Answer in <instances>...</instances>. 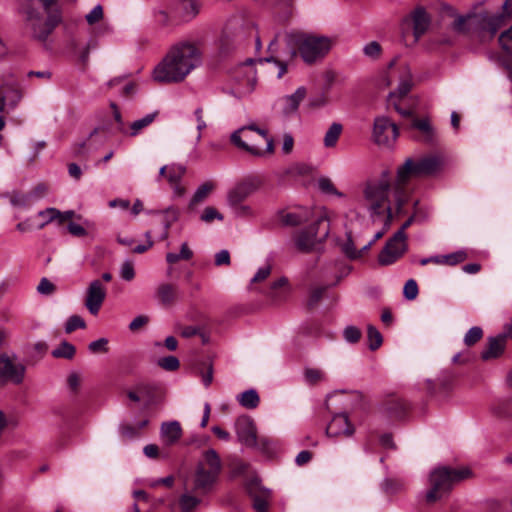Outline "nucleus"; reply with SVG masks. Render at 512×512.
Instances as JSON below:
<instances>
[{"label":"nucleus","mask_w":512,"mask_h":512,"mask_svg":"<svg viewBox=\"0 0 512 512\" xmlns=\"http://www.w3.org/2000/svg\"><path fill=\"white\" fill-rule=\"evenodd\" d=\"M199 40H181L173 44L153 70V79L159 83H180L202 63Z\"/></svg>","instance_id":"f257e3e1"},{"label":"nucleus","mask_w":512,"mask_h":512,"mask_svg":"<svg viewBox=\"0 0 512 512\" xmlns=\"http://www.w3.org/2000/svg\"><path fill=\"white\" fill-rule=\"evenodd\" d=\"M397 179L392 184V177L388 171H383L380 176L369 179L362 189V203L366 208L373 223L381 222L385 227H390L392 221L391 196L394 197L397 212H401L404 203L399 207L395 190Z\"/></svg>","instance_id":"f03ea898"},{"label":"nucleus","mask_w":512,"mask_h":512,"mask_svg":"<svg viewBox=\"0 0 512 512\" xmlns=\"http://www.w3.org/2000/svg\"><path fill=\"white\" fill-rule=\"evenodd\" d=\"M23 10L33 37L40 41H45L61 21L57 0H29Z\"/></svg>","instance_id":"7ed1b4c3"},{"label":"nucleus","mask_w":512,"mask_h":512,"mask_svg":"<svg viewBox=\"0 0 512 512\" xmlns=\"http://www.w3.org/2000/svg\"><path fill=\"white\" fill-rule=\"evenodd\" d=\"M284 41L290 49L291 57H295L299 53L302 60L309 65L322 60L333 45L332 39L327 36L297 30L287 31Z\"/></svg>","instance_id":"20e7f679"},{"label":"nucleus","mask_w":512,"mask_h":512,"mask_svg":"<svg viewBox=\"0 0 512 512\" xmlns=\"http://www.w3.org/2000/svg\"><path fill=\"white\" fill-rule=\"evenodd\" d=\"M442 160L437 155H428L417 160L408 158L405 163L397 169V187L395 197L400 207L406 202L408 193L406 185L412 178L429 176L440 169Z\"/></svg>","instance_id":"39448f33"},{"label":"nucleus","mask_w":512,"mask_h":512,"mask_svg":"<svg viewBox=\"0 0 512 512\" xmlns=\"http://www.w3.org/2000/svg\"><path fill=\"white\" fill-rule=\"evenodd\" d=\"M231 143L238 149L262 157L274 152V141L268 132L256 125H247L235 130L230 136Z\"/></svg>","instance_id":"423d86ee"},{"label":"nucleus","mask_w":512,"mask_h":512,"mask_svg":"<svg viewBox=\"0 0 512 512\" xmlns=\"http://www.w3.org/2000/svg\"><path fill=\"white\" fill-rule=\"evenodd\" d=\"M472 476L473 473L468 467L452 468L449 466H439L434 468L429 475L430 489L425 496L426 502H436L449 493L455 484Z\"/></svg>","instance_id":"0eeeda50"},{"label":"nucleus","mask_w":512,"mask_h":512,"mask_svg":"<svg viewBox=\"0 0 512 512\" xmlns=\"http://www.w3.org/2000/svg\"><path fill=\"white\" fill-rule=\"evenodd\" d=\"M221 470L222 462L216 450H206L196 466L192 492L200 495L209 493L216 483Z\"/></svg>","instance_id":"6e6552de"},{"label":"nucleus","mask_w":512,"mask_h":512,"mask_svg":"<svg viewBox=\"0 0 512 512\" xmlns=\"http://www.w3.org/2000/svg\"><path fill=\"white\" fill-rule=\"evenodd\" d=\"M328 233L329 224L326 216H318L312 225L295 234V246L301 252H310L318 241L328 236Z\"/></svg>","instance_id":"1a4fd4ad"},{"label":"nucleus","mask_w":512,"mask_h":512,"mask_svg":"<svg viewBox=\"0 0 512 512\" xmlns=\"http://www.w3.org/2000/svg\"><path fill=\"white\" fill-rule=\"evenodd\" d=\"M512 11V1L506 0L503 3V12L497 14H477L476 22L477 28L481 31L488 32L490 36H494L497 31L505 24V21L510 17Z\"/></svg>","instance_id":"9d476101"},{"label":"nucleus","mask_w":512,"mask_h":512,"mask_svg":"<svg viewBox=\"0 0 512 512\" xmlns=\"http://www.w3.org/2000/svg\"><path fill=\"white\" fill-rule=\"evenodd\" d=\"M407 236L402 231H397L386 243L379 254L381 265H391L396 262L407 250Z\"/></svg>","instance_id":"9b49d317"},{"label":"nucleus","mask_w":512,"mask_h":512,"mask_svg":"<svg viewBox=\"0 0 512 512\" xmlns=\"http://www.w3.org/2000/svg\"><path fill=\"white\" fill-rule=\"evenodd\" d=\"M398 128L387 117H377L374 121L373 138L379 145L391 146L398 137Z\"/></svg>","instance_id":"f8f14e48"},{"label":"nucleus","mask_w":512,"mask_h":512,"mask_svg":"<svg viewBox=\"0 0 512 512\" xmlns=\"http://www.w3.org/2000/svg\"><path fill=\"white\" fill-rule=\"evenodd\" d=\"M25 374V367L22 364L14 363L7 354L0 355V383L12 382L22 383Z\"/></svg>","instance_id":"ddd939ff"},{"label":"nucleus","mask_w":512,"mask_h":512,"mask_svg":"<svg viewBox=\"0 0 512 512\" xmlns=\"http://www.w3.org/2000/svg\"><path fill=\"white\" fill-rule=\"evenodd\" d=\"M106 287L100 279L90 282L86 290L85 307L92 315H97L106 298Z\"/></svg>","instance_id":"4468645a"},{"label":"nucleus","mask_w":512,"mask_h":512,"mask_svg":"<svg viewBox=\"0 0 512 512\" xmlns=\"http://www.w3.org/2000/svg\"><path fill=\"white\" fill-rule=\"evenodd\" d=\"M355 432L346 413H336L326 427L329 437H351Z\"/></svg>","instance_id":"2eb2a0df"},{"label":"nucleus","mask_w":512,"mask_h":512,"mask_svg":"<svg viewBox=\"0 0 512 512\" xmlns=\"http://www.w3.org/2000/svg\"><path fill=\"white\" fill-rule=\"evenodd\" d=\"M235 431L238 440L247 447H254L257 444L256 427L253 420L248 416H240L235 422Z\"/></svg>","instance_id":"dca6fc26"},{"label":"nucleus","mask_w":512,"mask_h":512,"mask_svg":"<svg viewBox=\"0 0 512 512\" xmlns=\"http://www.w3.org/2000/svg\"><path fill=\"white\" fill-rule=\"evenodd\" d=\"M306 96V89L299 87L293 94L282 97L278 100V108L283 116H290L294 114L299 107V104Z\"/></svg>","instance_id":"f3484780"},{"label":"nucleus","mask_w":512,"mask_h":512,"mask_svg":"<svg viewBox=\"0 0 512 512\" xmlns=\"http://www.w3.org/2000/svg\"><path fill=\"white\" fill-rule=\"evenodd\" d=\"M185 174V166L181 164H171L166 180L173 190L174 197H183L186 193V188L181 183Z\"/></svg>","instance_id":"a211bd4d"},{"label":"nucleus","mask_w":512,"mask_h":512,"mask_svg":"<svg viewBox=\"0 0 512 512\" xmlns=\"http://www.w3.org/2000/svg\"><path fill=\"white\" fill-rule=\"evenodd\" d=\"M257 189V186L251 181H245L237 184L227 194V204L236 205L244 202Z\"/></svg>","instance_id":"6ab92c4d"},{"label":"nucleus","mask_w":512,"mask_h":512,"mask_svg":"<svg viewBox=\"0 0 512 512\" xmlns=\"http://www.w3.org/2000/svg\"><path fill=\"white\" fill-rule=\"evenodd\" d=\"M505 345L506 340L500 334L488 338L487 347L482 351L481 358L483 360L498 358L504 352Z\"/></svg>","instance_id":"aec40b11"},{"label":"nucleus","mask_w":512,"mask_h":512,"mask_svg":"<svg viewBox=\"0 0 512 512\" xmlns=\"http://www.w3.org/2000/svg\"><path fill=\"white\" fill-rule=\"evenodd\" d=\"M162 440L167 445L176 443L182 436V428L178 421L163 422L160 429Z\"/></svg>","instance_id":"412c9836"},{"label":"nucleus","mask_w":512,"mask_h":512,"mask_svg":"<svg viewBox=\"0 0 512 512\" xmlns=\"http://www.w3.org/2000/svg\"><path fill=\"white\" fill-rule=\"evenodd\" d=\"M289 293L290 287L288 279L286 277H281L270 285V288L267 290L265 295L273 302H280L283 301Z\"/></svg>","instance_id":"4be33fe9"},{"label":"nucleus","mask_w":512,"mask_h":512,"mask_svg":"<svg viewBox=\"0 0 512 512\" xmlns=\"http://www.w3.org/2000/svg\"><path fill=\"white\" fill-rule=\"evenodd\" d=\"M413 20V33L418 40L429 28L430 17L424 8L418 7L412 14Z\"/></svg>","instance_id":"5701e85b"},{"label":"nucleus","mask_w":512,"mask_h":512,"mask_svg":"<svg viewBox=\"0 0 512 512\" xmlns=\"http://www.w3.org/2000/svg\"><path fill=\"white\" fill-rule=\"evenodd\" d=\"M251 497L256 512H267L272 497L269 489L257 488L251 492Z\"/></svg>","instance_id":"b1692460"},{"label":"nucleus","mask_w":512,"mask_h":512,"mask_svg":"<svg viewBox=\"0 0 512 512\" xmlns=\"http://www.w3.org/2000/svg\"><path fill=\"white\" fill-rule=\"evenodd\" d=\"M310 212L308 210H299L293 212H281L279 215L280 222L284 226H297L310 220Z\"/></svg>","instance_id":"393cba45"},{"label":"nucleus","mask_w":512,"mask_h":512,"mask_svg":"<svg viewBox=\"0 0 512 512\" xmlns=\"http://www.w3.org/2000/svg\"><path fill=\"white\" fill-rule=\"evenodd\" d=\"M157 115H158V112L155 111V112L146 114L144 117H142L140 119L133 121L129 125V127L127 129V133L125 135H128L130 137H135V136L139 135L145 128H147L149 125H151L154 122Z\"/></svg>","instance_id":"a878e982"},{"label":"nucleus","mask_w":512,"mask_h":512,"mask_svg":"<svg viewBox=\"0 0 512 512\" xmlns=\"http://www.w3.org/2000/svg\"><path fill=\"white\" fill-rule=\"evenodd\" d=\"M216 185L213 181H206L202 183L193 194L190 202L189 208L193 209L198 204L202 203L209 194L215 189Z\"/></svg>","instance_id":"bb28decb"},{"label":"nucleus","mask_w":512,"mask_h":512,"mask_svg":"<svg viewBox=\"0 0 512 512\" xmlns=\"http://www.w3.org/2000/svg\"><path fill=\"white\" fill-rule=\"evenodd\" d=\"M157 298L163 305H171L177 299V288L172 284H161L157 288Z\"/></svg>","instance_id":"cd10ccee"},{"label":"nucleus","mask_w":512,"mask_h":512,"mask_svg":"<svg viewBox=\"0 0 512 512\" xmlns=\"http://www.w3.org/2000/svg\"><path fill=\"white\" fill-rule=\"evenodd\" d=\"M191 491L184 492L179 498V507L181 512H193L201 503L199 494H192Z\"/></svg>","instance_id":"c85d7f7f"},{"label":"nucleus","mask_w":512,"mask_h":512,"mask_svg":"<svg viewBox=\"0 0 512 512\" xmlns=\"http://www.w3.org/2000/svg\"><path fill=\"white\" fill-rule=\"evenodd\" d=\"M58 215H60V210H58L54 207H49V208L39 211L37 213L36 217L39 218L40 221L35 224V229L41 230L46 225H48L54 221L57 222L56 216H58Z\"/></svg>","instance_id":"c756f323"},{"label":"nucleus","mask_w":512,"mask_h":512,"mask_svg":"<svg viewBox=\"0 0 512 512\" xmlns=\"http://www.w3.org/2000/svg\"><path fill=\"white\" fill-rule=\"evenodd\" d=\"M477 14H467L465 16H457L454 20L452 27L457 32H465L470 29V27L477 28L476 18Z\"/></svg>","instance_id":"7c9ffc66"},{"label":"nucleus","mask_w":512,"mask_h":512,"mask_svg":"<svg viewBox=\"0 0 512 512\" xmlns=\"http://www.w3.org/2000/svg\"><path fill=\"white\" fill-rule=\"evenodd\" d=\"M238 401L243 407L254 409L259 404V396L256 390L250 389L241 393L238 396Z\"/></svg>","instance_id":"2f4dec72"},{"label":"nucleus","mask_w":512,"mask_h":512,"mask_svg":"<svg viewBox=\"0 0 512 512\" xmlns=\"http://www.w3.org/2000/svg\"><path fill=\"white\" fill-rule=\"evenodd\" d=\"M181 9L183 19L189 21L199 13L200 5L196 0H182Z\"/></svg>","instance_id":"473e14b6"},{"label":"nucleus","mask_w":512,"mask_h":512,"mask_svg":"<svg viewBox=\"0 0 512 512\" xmlns=\"http://www.w3.org/2000/svg\"><path fill=\"white\" fill-rule=\"evenodd\" d=\"M34 202L32 194L14 191L10 195V203L14 207L26 208Z\"/></svg>","instance_id":"72a5a7b5"},{"label":"nucleus","mask_w":512,"mask_h":512,"mask_svg":"<svg viewBox=\"0 0 512 512\" xmlns=\"http://www.w3.org/2000/svg\"><path fill=\"white\" fill-rule=\"evenodd\" d=\"M76 353V348L74 345L67 341L61 342V344L52 351V356L54 358H65L72 359Z\"/></svg>","instance_id":"f704fd0d"},{"label":"nucleus","mask_w":512,"mask_h":512,"mask_svg":"<svg viewBox=\"0 0 512 512\" xmlns=\"http://www.w3.org/2000/svg\"><path fill=\"white\" fill-rule=\"evenodd\" d=\"M342 132V125L339 123H333L324 136V145L326 147H333L336 145L338 138Z\"/></svg>","instance_id":"c9c22d12"},{"label":"nucleus","mask_w":512,"mask_h":512,"mask_svg":"<svg viewBox=\"0 0 512 512\" xmlns=\"http://www.w3.org/2000/svg\"><path fill=\"white\" fill-rule=\"evenodd\" d=\"M412 127L421 131L426 141H432L434 138V130L427 119H415L412 123Z\"/></svg>","instance_id":"e433bc0d"},{"label":"nucleus","mask_w":512,"mask_h":512,"mask_svg":"<svg viewBox=\"0 0 512 512\" xmlns=\"http://www.w3.org/2000/svg\"><path fill=\"white\" fill-rule=\"evenodd\" d=\"M367 336H368V340H369L370 350L374 351L381 346L383 339H382L381 333L379 332V330L377 328H375L372 325H369L367 327Z\"/></svg>","instance_id":"4c0bfd02"},{"label":"nucleus","mask_w":512,"mask_h":512,"mask_svg":"<svg viewBox=\"0 0 512 512\" xmlns=\"http://www.w3.org/2000/svg\"><path fill=\"white\" fill-rule=\"evenodd\" d=\"M236 217L250 218L255 215L253 208L250 205L239 203L236 205H228Z\"/></svg>","instance_id":"58836bf2"},{"label":"nucleus","mask_w":512,"mask_h":512,"mask_svg":"<svg viewBox=\"0 0 512 512\" xmlns=\"http://www.w3.org/2000/svg\"><path fill=\"white\" fill-rule=\"evenodd\" d=\"M483 337V330L478 327L474 326L470 328L467 333L464 336V343L467 346H472L475 343H477L481 338Z\"/></svg>","instance_id":"ea45409f"},{"label":"nucleus","mask_w":512,"mask_h":512,"mask_svg":"<svg viewBox=\"0 0 512 512\" xmlns=\"http://www.w3.org/2000/svg\"><path fill=\"white\" fill-rule=\"evenodd\" d=\"M200 219L205 223H211L215 219L222 221L224 216L216 208L208 206L203 210Z\"/></svg>","instance_id":"a19ab883"},{"label":"nucleus","mask_w":512,"mask_h":512,"mask_svg":"<svg viewBox=\"0 0 512 512\" xmlns=\"http://www.w3.org/2000/svg\"><path fill=\"white\" fill-rule=\"evenodd\" d=\"M86 327L85 321L82 317L78 315H72L68 318L65 324V332L72 333L76 329H83Z\"/></svg>","instance_id":"79ce46f5"},{"label":"nucleus","mask_w":512,"mask_h":512,"mask_svg":"<svg viewBox=\"0 0 512 512\" xmlns=\"http://www.w3.org/2000/svg\"><path fill=\"white\" fill-rule=\"evenodd\" d=\"M419 289L418 284L414 279H409L406 281L403 288V295L407 300H414L418 296Z\"/></svg>","instance_id":"37998d69"},{"label":"nucleus","mask_w":512,"mask_h":512,"mask_svg":"<svg viewBox=\"0 0 512 512\" xmlns=\"http://www.w3.org/2000/svg\"><path fill=\"white\" fill-rule=\"evenodd\" d=\"M467 258V254L464 251H457L448 255H442V264L456 265L463 262Z\"/></svg>","instance_id":"c03bdc74"},{"label":"nucleus","mask_w":512,"mask_h":512,"mask_svg":"<svg viewBox=\"0 0 512 512\" xmlns=\"http://www.w3.org/2000/svg\"><path fill=\"white\" fill-rule=\"evenodd\" d=\"M412 87V79L410 72H406L405 76L401 79L397 91L394 92L395 96L398 95L399 97H404L409 93Z\"/></svg>","instance_id":"a18cd8bd"},{"label":"nucleus","mask_w":512,"mask_h":512,"mask_svg":"<svg viewBox=\"0 0 512 512\" xmlns=\"http://www.w3.org/2000/svg\"><path fill=\"white\" fill-rule=\"evenodd\" d=\"M120 276L125 281H131L135 277L134 264L131 260H125L120 267Z\"/></svg>","instance_id":"49530a36"},{"label":"nucleus","mask_w":512,"mask_h":512,"mask_svg":"<svg viewBox=\"0 0 512 512\" xmlns=\"http://www.w3.org/2000/svg\"><path fill=\"white\" fill-rule=\"evenodd\" d=\"M194 117H195V120H196V123H197L196 128H197V131H198V135L196 137V140L200 141L201 137H202V132L207 127V124H206V122L204 120V111H203L202 107H198V108L195 109Z\"/></svg>","instance_id":"de8ad7c7"},{"label":"nucleus","mask_w":512,"mask_h":512,"mask_svg":"<svg viewBox=\"0 0 512 512\" xmlns=\"http://www.w3.org/2000/svg\"><path fill=\"white\" fill-rule=\"evenodd\" d=\"M304 376L309 384H316L324 379L323 371L316 368H307L304 372Z\"/></svg>","instance_id":"09e8293b"},{"label":"nucleus","mask_w":512,"mask_h":512,"mask_svg":"<svg viewBox=\"0 0 512 512\" xmlns=\"http://www.w3.org/2000/svg\"><path fill=\"white\" fill-rule=\"evenodd\" d=\"M495 413L500 417H512V399L498 403Z\"/></svg>","instance_id":"8fccbe9b"},{"label":"nucleus","mask_w":512,"mask_h":512,"mask_svg":"<svg viewBox=\"0 0 512 512\" xmlns=\"http://www.w3.org/2000/svg\"><path fill=\"white\" fill-rule=\"evenodd\" d=\"M406 410V406L402 401H395L387 406V412L390 416L395 418H400L404 415Z\"/></svg>","instance_id":"3c124183"},{"label":"nucleus","mask_w":512,"mask_h":512,"mask_svg":"<svg viewBox=\"0 0 512 512\" xmlns=\"http://www.w3.org/2000/svg\"><path fill=\"white\" fill-rule=\"evenodd\" d=\"M272 266L270 264H265L264 266L260 267L253 278L251 279V284L253 283H260L265 281L269 275L271 274Z\"/></svg>","instance_id":"603ef678"},{"label":"nucleus","mask_w":512,"mask_h":512,"mask_svg":"<svg viewBox=\"0 0 512 512\" xmlns=\"http://www.w3.org/2000/svg\"><path fill=\"white\" fill-rule=\"evenodd\" d=\"M159 366L167 371H174L178 369L180 363L175 356H166L159 360Z\"/></svg>","instance_id":"864d4df0"},{"label":"nucleus","mask_w":512,"mask_h":512,"mask_svg":"<svg viewBox=\"0 0 512 512\" xmlns=\"http://www.w3.org/2000/svg\"><path fill=\"white\" fill-rule=\"evenodd\" d=\"M108 340L106 338H100L98 340L92 341L88 345V349L91 353H106L108 351Z\"/></svg>","instance_id":"5fc2aeb1"},{"label":"nucleus","mask_w":512,"mask_h":512,"mask_svg":"<svg viewBox=\"0 0 512 512\" xmlns=\"http://www.w3.org/2000/svg\"><path fill=\"white\" fill-rule=\"evenodd\" d=\"M55 290V285L47 278H42L37 286L38 293L42 295H51Z\"/></svg>","instance_id":"6e6d98bb"},{"label":"nucleus","mask_w":512,"mask_h":512,"mask_svg":"<svg viewBox=\"0 0 512 512\" xmlns=\"http://www.w3.org/2000/svg\"><path fill=\"white\" fill-rule=\"evenodd\" d=\"M344 338L349 343H356L361 338V331L355 326H348L344 330Z\"/></svg>","instance_id":"4d7b16f0"},{"label":"nucleus","mask_w":512,"mask_h":512,"mask_svg":"<svg viewBox=\"0 0 512 512\" xmlns=\"http://www.w3.org/2000/svg\"><path fill=\"white\" fill-rule=\"evenodd\" d=\"M318 186H319L320 190L324 193L335 194V195H339V196L342 195L341 193H339L336 190L332 181L329 178H320L318 180Z\"/></svg>","instance_id":"13d9d810"},{"label":"nucleus","mask_w":512,"mask_h":512,"mask_svg":"<svg viewBox=\"0 0 512 512\" xmlns=\"http://www.w3.org/2000/svg\"><path fill=\"white\" fill-rule=\"evenodd\" d=\"M327 287L326 286H316L313 287L310 291L309 296V305L313 306L317 304L325 293Z\"/></svg>","instance_id":"bf43d9fd"},{"label":"nucleus","mask_w":512,"mask_h":512,"mask_svg":"<svg viewBox=\"0 0 512 512\" xmlns=\"http://www.w3.org/2000/svg\"><path fill=\"white\" fill-rule=\"evenodd\" d=\"M111 108L113 109V115H114V119L117 123L118 132L125 135L127 133L128 128L125 126V123L122 119L121 113H120L117 105L115 103H111Z\"/></svg>","instance_id":"052dcab7"},{"label":"nucleus","mask_w":512,"mask_h":512,"mask_svg":"<svg viewBox=\"0 0 512 512\" xmlns=\"http://www.w3.org/2000/svg\"><path fill=\"white\" fill-rule=\"evenodd\" d=\"M103 17V9L101 5H96L87 15V22L92 25L101 20Z\"/></svg>","instance_id":"680f3d73"},{"label":"nucleus","mask_w":512,"mask_h":512,"mask_svg":"<svg viewBox=\"0 0 512 512\" xmlns=\"http://www.w3.org/2000/svg\"><path fill=\"white\" fill-rule=\"evenodd\" d=\"M363 51L366 56L371 57V58H376L381 53V46L378 42L372 41V42L368 43L367 45H365Z\"/></svg>","instance_id":"e2e57ef3"},{"label":"nucleus","mask_w":512,"mask_h":512,"mask_svg":"<svg viewBox=\"0 0 512 512\" xmlns=\"http://www.w3.org/2000/svg\"><path fill=\"white\" fill-rule=\"evenodd\" d=\"M342 249L346 256L349 257L350 259H356L361 256V251L356 250L350 238L343 244Z\"/></svg>","instance_id":"0e129e2a"},{"label":"nucleus","mask_w":512,"mask_h":512,"mask_svg":"<svg viewBox=\"0 0 512 512\" xmlns=\"http://www.w3.org/2000/svg\"><path fill=\"white\" fill-rule=\"evenodd\" d=\"M509 42H512V26L508 30L502 32L499 36V43L507 53H510L508 46Z\"/></svg>","instance_id":"69168bd1"},{"label":"nucleus","mask_w":512,"mask_h":512,"mask_svg":"<svg viewBox=\"0 0 512 512\" xmlns=\"http://www.w3.org/2000/svg\"><path fill=\"white\" fill-rule=\"evenodd\" d=\"M29 193L32 194L33 200L36 201L48 193V186L44 183H39Z\"/></svg>","instance_id":"338daca9"},{"label":"nucleus","mask_w":512,"mask_h":512,"mask_svg":"<svg viewBox=\"0 0 512 512\" xmlns=\"http://www.w3.org/2000/svg\"><path fill=\"white\" fill-rule=\"evenodd\" d=\"M215 264L217 266L230 264V253L228 250H221L215 255Z\"/></svg>","instance_id":"774afa93"}]
</instances>
